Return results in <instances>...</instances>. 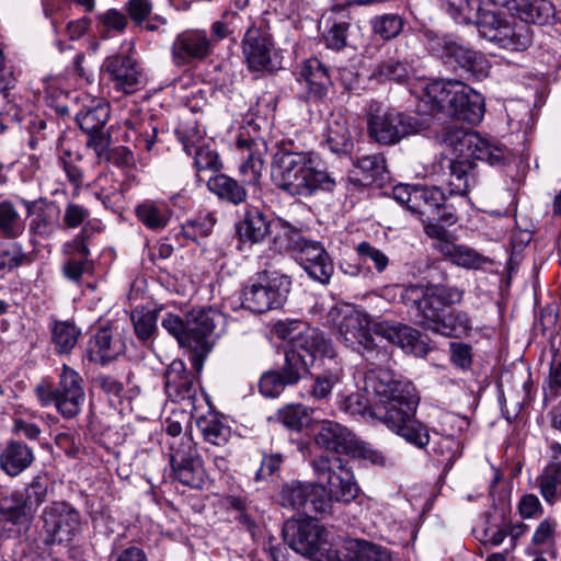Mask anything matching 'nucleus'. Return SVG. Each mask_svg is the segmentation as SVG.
Returning a JSON list of instances; mask_svg holds the SVG:
<instances>
[{
    "mask_svg": "<svg viewBox=\"0 0 561 561\" xmlns=\"http://www.w3.org/2000/svg\"><path fill=\"white\" fill-rule=\"evenodd\" d=\"M272 180L279 190L301 197H311L319 192L330 193L336 186L335 178L313 151L285 149L277 153Z\"/></svg>",
    "mask_w": 561,
    "mask_h": 561,
    "instance_id": "nucleus-3",
    "label": "nucleus"
},
{
    "mask_svg": "<svg viewBox=\"0 0 561 561\" xmlns=\"http://www.w3.org/2000/svg\"><path fill=\"white\" fill-rule=\"evenodd\" d=\"M356 169L363 174V183L365 185H370L383 180V175L386 173V161L380 154L363 156L357 159Z\"/></svg>",
    "mask_w": 561,
    "mask_h": 561,
    "instance_id": "nucleus-54",
    "label": "nucleus"
},
{
    "mask_svg": "<svg viewBox=\"0 0 561 561\" xmlns=\"http://www.w3.org/2000/svg\"><path fill=\"white\" fill-rule=\"evenodd\" d=\"M47 488V478L45 476H35L23 490L15 491L24 508H26L33 517L37 508L46 500Z\"/></svg>",
    "mask_w": 561,
    "mask_h": 561,
    "instance_id": "nucleus-42",
    "label": "nucleus"
},
{
    "mask_svg": "<svg viewBox=\"0 0 561 561\" xmlns=\"http://www.w3.org/2000/svg\"><path fill=\"white\" fill-rule=\"evenodd\" d=\"M421 99L432 111L444 113L458 121L479 124L484 116V99L459 80L437 79L426 83Z\"/></svg>",
    "mask_w": 561,
    "mask_h": 561,
    "instance_id": "nucleus-4",
    "label": "nucleus"
},
{
    "mask_svg": "<svg viewBox=\"0 0 561 561\" xmlns=\"http://www.w3.org/2000/svg\"><path fill=\"white\" fill-rule=\"evenodd\" d=\"M0 522H9L20 529L27 530L33 522V516L24 508L23 503L13 492L10 496L0 499Z\"/></svg>",
    "mask_w": 561,
    "mask_h": 561,
    "instance_id": "nucleus-38",
    "label": "nucleus"
},
{
    "mask_svg": "<svg viewBox=\"0 0 561 561\" xmlns=\"http://www.w3.org/2000/svg\"><path fill=\"white\" fill-rule=\"evenodd\" d=\"M357 437L346 426L334 422L324 421L316 435L317 446L327 451H333L335 456L350 455L356 446Z\"/></svg>",
    "mask_w": 561,
    "mask_h": 561,
    "instance_id": "nucleus-24",
    "label": "nucleus"
},
{
    "mask_svg": "<svg viewBox=\"0 0 561 561\" xmlns=\"http://www.w3.org/2000/svg\"><path fill=\"white\" fill-rule=\"evenodd\" d=\"M412 72L413 68L409 62L389 57L376 65L371 76L379 81L403 82Z\"/></svg>",
    "mask_w": 561,
    "mask_h": 561,
    "instance_id": "nucleus-45",
    "label": "nucleus"
},
{
    "mask_svg": "<svg viewBox=\"0 0 561 561\" xmlns=\"http://www.w3.org/2000/svg\"><path fill=\"white\" fill-rule=\"evenodd\" d=\"M270 231L274 233V245L279 252L291 251L295 253L306 239L299 229L283 219L275 220L271 225Z\"/></svg>",
    "mask_w": 561,
    "mask_h": 561,
    "instance_id": "nucleus-40",
    "label": "nucleus"
},
{
    "mask_svg": "<svg viewBox=\"0 0 561 561\" xmlns=\"http://www.w3.org/2000/svg\"><path fill=\"white\" fill-rule=\"evenodd\" d=\"M442 255L454 264L466 268H479L485 262V259L477 251L456 242L450 245L448 253L444 252Z\"/></svg>",
    "mask_w": 561,
    "mask_h": 561,
    "instance_id": "nucleus-58",
    "label": "nucleus"
},
{
    "mask_svg": "<svg viewBox=\"0 0 561 561\" xmlns=\"http://www.w3.org/2000/svg\"><path fill=\"white\" fill-rule=\"evenodd\" d=\"M539 492L547 504L554 505L561 500V461L547 465L536 478Z\"/></svg>",
    "mask_w": 561,
    "mask_h": 561,
    "instance_id": "nucleus-35",
    "label": "nucleus"
},
{
    "mask_svg": "<svg viewBox=\"0 0 561 561\" xmlns=\"http://www.w3.org/2000/svg\"><path fill=\"white\" fill-rule=\"evenodd\" d=\"M471 330V320L463 311H451L443 316L433 332L445 336H461Z\"/></svg>",
    "mask_w": 561,
    "mask_h": 561,
    "instance_id": "nucleus-51",
    "label": "nucleus"
},
{
    "mask_svg": "<svg viewBox=\"0 0 561 561\" xmlns=\"http://www.w3.org/2000/svg\"><path fill=\"white\" fill-rule=\"evenodd\" d=\"M81 331L73 322L55 321L51 325V342L58 354H69L76 346Z\"/></svg>",
    "mask_w": 561,
    "mask_h": 561,
    "instance_id": "nucleus-43",
    "label": "nucleus"
},
{
    "mask_svg": "<svg viewBox=\"0 0 561 561\" xmlns=\"http://www.w3.org/2000/svg\"><path fill=\"white\" fill-rule=\"evenodd\" d=\"M387 341L401 347L405 353L421 356L426 353V344L422 340L420 332L407 324L380 323L377 329Z\"/></svg>",
    "mask_w": 561,
    "mask_h": 561,
    "instance_id": "nucleus-25",
    "label": "nucleus"
},
{
    "mask_svg": "<svg viewBox=\"0 0 561 561\" xmlns=\"http://www.w3.org/2000/svg\"><path fill=\"white\" fill-rule=\"evenodd\" d=\"M42 519L44 529L53 542H69L81 529L79 511L64 501H56L46 506Z\"/></svg>",
    "mask_w": 561,
    "mask_h": 561,
    "instance_id": "nucleus-13",
    "label": "nucleus"
},
{
    "mask_svg": "<svg viewBox=\"0 0 561 561\" xmlns=\"http://www.w3.org/2000/svg\"><path fill=\"white\" fill-rule=\"evenodd\" d=\"M295 255L298 263L312 279L321 284L330 282L334 266L330 255L319 241L306 238Z\"/></svg>",
    "mask_w": 561,
    "mask_h": 561,
    "instance_id": "nucleus-18",
    "label": "nucleus"
},
{
    "mask_svg": "<svg viewBox=\"0 0 561 561\" xmlns=\"http://www.w3.org/2000/svg\"><path fill=\"white\" fill-rule=\"evenodd\" d=\"M356 252L364 264H373L378 273H383L389 266L388 255L369 242L363 241L357 244Z\"/></svg>",
    "mask_w": 561,
    "mask_h": 561,
    "instance_id": "nucleus-64",
    "label": "nucleus"
},
{
    "mask_svg": "<svg viewBox=\"0 0 561 561\" xmlns=\"http://www.w3.org/2000/svg\"><path fill=\"white\" fill-rule=\"evenodd\" d=\"M283 536L288 546L296 552L310 558L314 557L327 542V531L317 522L287 520Z\"/></svg>",
    "mask_w": 561,
    "mask_h": 561,
    "instance_id": "nucleus-14",
    "label": "nucleus"
},
{
    "mask_svg": "<svg viewBox=\"0 0 561 561\" xmlns=\"http://www.w3.org/2000/svg\"><path fill=\"white\" fill-rule=\"evenodd\" d=\"M533 28L519 21L513 24L507 23L502 27L496 44L512 51H524L533 44Z\"/></svg>",
    "mask_w": 561,
    "mask_h": 561,
    "instance_id": "nucleus-33",
    "label": "nucleus"
},
{
    "mask_svg": "<svg viewBox=\"0 0 561 561\" xmlns=\"http://www.w3.org/2000/svg\"><path fill=\"white\" fill-rule=\"evenodd\" d=\"M402 302L415 311L419 323L434 331L450 305L461 301L462 291L456 287L434 284H411L401 287Z\"/></svg>",
    "mask_w": 561,
    "mask_h": 561,
    "instance_id": "nucleus-6",
    "label": "nucleus"
},
{
    "mask_svg": "<svg viewBox=\"0 0 561 561\" xmlns=\"http://www.w3.org/2000/svg\"><path fill=\"white\" fill-rule=\"evenodd\" d=\"M417 202L412 206V213L421 216V219H427L437 207L444 204L445 194L437 186L419 185L416 188Z\"/></svg>",
    "mask_w": 561,
    "mask_h": 561,
    "instance_id": "nucleus-46",
    "label": "nucleus"
},
{
    "mask_svg": "<svg viewBox=\"0 0 561 561\" xmlns=\"http://www.w3.org/2000/svg\"><path fill=\"white\" fill-rule=\"evenodd\" d=\"M25 231V222L11 201L0 202V236L18 239Z\"/></svg>",
    "mask_w": 561,
    "mask_h": 561,
    "instance_id": "nucleus-41",
    "label": "nucleus"
},
{
    "mask_svg": "<svg viewBox=\"0 0 561 561\" xmlns=\"http://www.w3.org/2000/svg\"><path fill=\"white\" fill-rule=\"evenodd\" d=\"M312 410L302 404H287L278 411V419L287 428L300 432L308 426Z\"/></svg>",
    "mask_w": 561,
    "mask_h": 561,
    "instance_id": "nucleus-53",
    "label": "nucleus"
},
{
    "mask_svg": "<svg viewBox=\"0 0 561 561\" xmlns=\"http://www.w3.org/2000/svg\"><path fill=\"white\" fill-rule=\"evenodd\" d=\"M364 382L365 390L378 399L371 412L377 420L407 443L424 449L430 444V433L415 417L419 397L413 385L383 367L369 369Z\"/></svg>",
    "mask_w": 561,
    "mask_h": 561,
    "instance_id": "nucleus-1",
    "label": "nucleus"
},
{
    "mask_svg": "<svg viewBox=\"0 0 561 561\" xmlns=\"http://www.w3.org/2000/svg\"><path fill=\"white\" fill-rule=\"evenodd\" d=\"M318 486L311 482L293 481L283 486L279 493V503L284 507L300 510L309 505L313 510V500L320 496Z\"/></svg>",
    "mask_w": 561,
    "mask_h": 561,
    "instance_id": "nucleus-30",
    "label": "nucleus"
},
{
    "mask_svg": "<svg viewBox=\"0 0 561 561\" xmlns=\"http://www.w3.org/2000/svg\"><path fill=\"white\" fill-rule=\"evenodd\" d=\"M215 224V217L211 214H206L184 224L182 233L185 238L199 242L211 233Z\"/></svg>",
    "mask_w": 561,
    "mask_h": 561,
    "instance_id": "nucleus-62",
    "label": "nucleus"
},
{
    "mask_svg": "<svg viewBox=\"0 0 561 561\" xmlns=\"http://www.w3.org/2000/svg\"><path fill=\"white\" fill-rule=\"evenodd\" d=\"M337 561H391L389 551L365 540H348L337 552Z\"/></svg>",
    "mask_w": 561,
    "mask_h": 561,
    "instance_id": "nucleus-29",
    "label": "nucleus"
},
{
    "mask_svg": "<svg viewBox=\"0 0 561 561\" xmlns=\"http://www.w3.org/2000/svg\"><path fill=\"white\" fill-rule=\"evenodd\" d=\"M367 126L370 138L382 146L396 145L404 137L424 128L417 117L391 107H383L376 101L369 103Z\"/></svg>",
    "mask_w": 561,
    "mask_h": 561,
    "instance_id": "nucleus-8",
    "label": "nucleus"
},
{
    "mask_svg": "<svg viewBox=\"0 0 561 561\" xmlns=\"http://www.w3.org/2000/svg\"><path fill=\"white\" fill-rule=\"evenodd\" d=\"M236 146L242 159L239 171L244 176V182L255 184L264 169L266 144L262 139L245 138L243 135H239Z\"/></svg>",
    "mask_w": 561,
    "mask_h": 561,
    "instance_id": "nucleus-22",
    "label": "nucleus"
},
{
    "mask_svg": "<svg viewBox=\"0 0 561 561\" xmlns=\"http://www.w3.org/2000/svg\"><path fill=\"white\" fill-rule=\"evenodd\" d=\"M211 41L202 30H186L176 35L171 45L172 61L176 67H187L207 58Z\"/></svg>",
    "mask_w": 561,
    "mask_h": 561,
    "instance_id": "nucleus-16",
    "label": "nucleus"
},
{
    "mask_svg": "<svg viewBox=\"0 0 561 561\" xmlns=\"http://www.w3.org/2000/svg\"><path fill=\"white\" fill-rule=\"evenodd\" d=\"M342 368L335 363L333 368L318 375L314 378L310 389V396L316 401L328 400L332 393V389L341 381Z\"/></svg>",
    "mask_w": 561,
    "mask_h": 561,
    "instance_id": "nucleus-56",
    "label": "nucleus"
},
{
    "mask_svg": "<svg viewBox=\"0 0 561 561\" xmlns=\"http://www.w3.org/2000/svg\"><path fill=\"white\" fill-rule=\"evenodd\" d=\"M159 313L160 309L136 308L131 311L134 332L142 344H147L156 336Z\"/></svg>",
    "mask_w": 561,
    "mask_h": 561,
    "instance_id": "nucleus-39",
    "label": "nucleus"
},
{
    "mask_svg": "<svg viewBox=\"0 0 561 561\" xmlns=\"http://www.w3.org/2000/svg\"><path fill=\"white\" fill-rule=\"evenodd\" d=\"M477 25L480 35L490 42H497L502 27L506 26L505 22L500 14L484 10L480 4L478 16L471 22Z\"/></svg>",
    "mask_w": 561,
    "mask_h": 561,
    "instance_id": "nucleus-50",
    "label": "nucleus"
},
{
    "mask_svg": "<svg viewBox=\"0 0 561 561\" xmlns=\"http://www.w3.org/2000/svg\"><path fill=\"white\" fill-rule=\"evenodd\" d=\"M208 190L220 199L238 205L245 201L247 191L234 179L219 173L207 181Z\"/></svg>",
    "mask_w": 561,
    "mask_h": 561,
    "instance_id": "nucleus-36",
    "label": "nucleus"
},
{
    "mask_svg": "<svg viewBox=\"0 0 561 561\" xmlns=\"http://www.w3.org/2000/svg\"><path fill=\"white\" fill-rule=\"evenodd\" d=\"M309 359L306 360L301 354L287 348L285 352V362L277 370L289 386H295L309 373Z\"/></svg>",
    "mask_w": 561,
    "mask_h": 561,
    "instance_id": "nucleus-48",
    "label": "nucleus"
},
{
    "mask_svg": "<svg viewBox=\"0 0 561 561\" xmlns=\"http://www.w3.org/2000/svg\"><path fill=\"white\" fill-rule=\"evenodd\" d=\"M170 465L173 478L192 489H203L207 474L197 446L191 435L170 443Z\"/></svg>",
    "mask_w": 561,
    "mask_h": 561,
    "instance_id": "nucleus-11",
    "label": "nucleus"
},
{
    "mask_svg": "<svg viewBox=\"0 0 561 561\" xmlns=\"http://www.w3.org/2000/svg\"><path fill=\"white\" fill-rule=\"evenodd\" d=\"M325 142L337 154H348L354 147L353 128L350 119L342 114L332 115L327 128Z\"/></svg>",
    "mask_w": 561,
    "mask_h": 561,
    "instance_id": "nucleus-28",
    "label": "nucleus"
},
{
    "mask_svg": "<svg viewBox=\"0 0 561 561\" xmlns=\"http://www.w3.org/2000/svg\"><path fill=\"white\" fill-rule=\"evenodd\" d=\"M403 20L398 14H382L375 16L371 21V27L375 34L382 39H392L397 37L403 28Z\"/></svg>",
    "mask_w": 561,
    "mask_h": 561,
    "instance_id": "nucleus-61",
    "label": "nucleus"
},
{
    "mask_svg": "<svg viewBox=\"0 0 561 561\" xmlns=\"http://www.w3.org/2000/svg\"><path fill=\"white\" fill-rule=\"evenodd\" d=\"M126 350L123 332L118 327H103L90 339L89 354L93 362L106 363L122 355Z\"/></svg>",
    "mask_w": 561,
    "mask_h": 561,
    "instance_id": "nucleus-23",
    "label": "nucleus"
},
{
    "mask_svg": "<svg viewBox=\"0 0 561 561\" xmlns=\"http://www.w3.org/2000/svg\"><path fill=\"white\" fill-rule=\"evenodd\" d=\"M83 383L81 375L65 364L57 387L43 380L35 387V394L42 407L54 404L65 419H72L81 412L85 400Z\"/></svg>",
    "mask_w": 561,
    "mask_h": 561,
    "instance_id": "nucleus-7",
    "label": "nucleus"
},
{
    "mask_svg": "<svg viewBox=\"0 0 561 561\" xmlns=\"http://www.w3.org/2000/svg\"><path fill=\"white\" fill-rule=\"evenodd\" d=\"M439 141L457 153L456 159L444 158L440 161L442 168L446 169L443 175L450 195H465L476 184L473 160L485 161L490 165L501 164L504 160L501 147L461 127H446Z\"/></svg>",
    "mask_w": 561,
    "mask_h": 561,
    "instance_id": "nucleus-2",
    "label": "nucleus"
},
{
    "mask_svg": "<svg viewBox=\"0 0 561 561\" xmlns=\"http://www.w3.org/2000/svg\"><path fill=\"white\" fill-rule=\"evenodd\" d=\"M60 208L55 202L44 203L30 221V233L44 239L49 238L60 228Z\"/></svg>",
    "mask_w": 561,
    "mask_h": 561,
    "instance_id": "nucleus-31",
    "label": "nucleus"
},
{
    "mask_svg": "<svg viewBox=\"0 0 561 561\" xmlns=\"http://www.w3.org/2000/svg\"><path fill=\"white\" fill-rule=\"evenodd\" d=\"M311 465L317 477L316 491L320 494L313 500V512L324 513L332 502L350 503L357 497L359 488L346 460L321 454Z\"/></svg>",
    "mask_w": 561,
    "mask_h": 561,
    "instance_id": "nucleus-5",
    "label": "nucleus"
},
{
    "mask_svg": "<svg viewBox=\"0 0 561 561\" xmlns=\"http://www.w3.org/2000/svg\"><path fill=\"white\" fill-rule=\"evenodd\" d=\"M108 117L110 106L102 102L93 106L84 107L76 115L80 128L85 134L103 130Z\"/></svg>",
    "mask_w": 561,
    "mask_h": 561,
    "instance_id": "nucleus-44",
    "label": "nucleus"
},
{
    "mask_svg": "<svg viewBox=\"0 0 561 561\" xmlns=\"http://www.w3.org/2000/svg\"><path fill=\"white\" fill-rule=\"evenodd\" d=\"M96 231L98 229L91 222H87L70 241L64 244L62 252L68 259L71 256L79 260L89 259V242Z\"/></svg>",
    "mask_w": 561,
    "mask_h": 561,
    "instance_id": "nucleus-52",
    "label": "nucleus"
},
{
    "mask_svg": "<svg viewBox=\"0 0 561 561\" xmlns=\"http://www.w3.org/2000/svg\"><path fill=\"white\" fill-rule=\"evenodd\" d=\"M136 216L151 230L163 229L169 220L167 207L151 201H146L138 205Z\"/></svg>",
    "mask_w": 561,
    "mask_h": 561,
    "instance_id": "nucleus-49",
    "label": "nucleus"
},
{
    "mask_svg": "<svg viewBox=\"0 0 561 561\" xmlns=\"http://www.w3.org/2000/svg\"><path fill=\"white\" fill-rule=\"evenodd\" d=\"M290 286L291 280L287 275L264 271L243 288L242 305L256 313L278 309L285 304Z\"/></svg>",
    "mask_w": 561,
    "mask_h": 561,
    "instance_id": "nucleus-10",
    "label": "nucleus"
},
{
    "mask_svg": "<svg viewBox=\"0 0 561 561\" xmlns=\"http://www.w3.org/2000/svg\"><path fill=\"white\" fill-rule=\"evenodd\" d=\"M515 14L527 25H546L553 20L556 9L549 0H519Z\"/></svg>",
    "mask_w": 561,
    "mask_h": 561,
    "instance_id": "nucleus-34",
    "label": "nucleus"
},
{
    "mask_svg": "<svg viewBox=\"0 0 561 561\" xmlns=\"http://www.w3.org/2000/svg\"><path fill=\"white\" fill-rule=\"evenodd\" d=\"M289 351L301 354L307 360H310V366L318 357H334V348L330 340L325 339L324 334L316 328L305 327L301 331L289 337L287 347Z\"/></svg>",
    "mask_w": 561,
    "mask_h": 561,
    "instance_id": "nucleus-21",
    "label": "nucleus"
},
{
    "mask_svg": "<svg viewBox=\"0 0 561 561\" xmlns=\"http://www.w3.org/2000/svg\"><path fill=\"white\" fill-rule=\"evenodd\" d=\"M222 320V313L210 307L194 308L188 312L191 363L197 373L201 371L204 358L213 348L215 330Z\"/></svg>",
    "mask_w": 561,
    "mask_h": 561,
    "instance_id": "nucleus-12",
    "label": "nucleus"
},
{
    "mask_svg": "<svg viewBox=\"0 0 561 561\" xmlns=\"http://www.w3.org/2000/svg\"><path fill=\"white\" fill-rule=\"evenodd\" d=\"M31 262V256L25 252L20 242H7L0 249V278L13 270Z\"/></svg>",
    "mask_w": 561,
    "mask_h": 561,
    "instance_id": "nucleus-47",
    "label": "nucleus"
},
{
    "mask_svg": "<svg viewBox=\"0 0 561 561\" xmlns=\"http://www.w3.org/2000/svg\"><path fill=\"white\" fill-rule=\"evenodd\" d=\"M369 318L351 306L333 307L327 323L335 330L337 340L352 351L373 353L375 344L369 331Z\"/></svg>",
    "mask_w": 561,
    "mask_h": 561,
    "instance_id": "nucleus-9",
    "label": "nucleus"
},
{
    "mask_svg": "<svg viewBox=\"0 0 561 561\" xmlns=\"http://www.w3.org/2000/svg\"><path fill=\"white\" fill-rule=\"evenodd\" d=\"M161 325L176 339L182 347H186L191 351L192 342L188 331V314L186 316V320H183L180 316L168 312L161 320Z\"/></svg>",
    "mask_w": 561,
    "mask_h": 561,
    "instance_id": "nucleus-60",
    "label": "nucleus"
},
{
    "mask_svg": "<svg viewBox=\"0 0 561 561\" xmlns=\"http://www.w3.org/2000/svg\"><path fill=\"white\" fill-rule=\"evenodd\" d=\"M34 450L22 440H9L0 453V468L10 477H18L32 466Z\"/></svg>",
    "mask_w": 561,
    "mask_h": 561,
    "instance_id": "nucleus-26",
    "label": "nucleus"
},
{
    "mask_svg": "<svg viewBox=\"0 0 561 561\" xmlns=\"http://www.w3.org/2000/svg\"><path fill=\"white\" fill-rule=\"evenodd\" d=\"M480 0H444V9L457 23L470 24L480 9Z\"/></svg>",
    "mask_w": 561,
    "mask_h": 561,
    "instance_id": "nucleus-55",
    "label": "nucleus"
},
{
    "mask_svg": "<svg viewBox=\"0 0 561 561\" xmlns=\"http://www.w3.org/2000/svg\"><path fill=\"white\" fill-rule=\"evenodd\" d=\"M271 230L265 216L257 209H248L244 218L237 225V232L242 242L250 244L262 242Z\"/></svg>",
    "mask_w": 561,
    "mask_h": 561,
    "instance_id": "nucleus-32",
    "label": "nucleus"
},
{
    "mask_svg": "<svg viewBox=\"0 0 561 561\" xmlns=\"http://www.w3.org/2000/svg\"><path fill=\"white\" fill-rule=\"evenodd\" d=\"M175 135L188 154L205 141V131L195 121L181 123L175 129Z\"/></svg>",
    "mask_w": 561,
    "mask_h": 561,
    "instance_id": "nucleus-59",
    "label": "nucleus"
},
{
    "mask_svg": "<svg viewBox=\"0 0 561 561\" xmlns=\"http://www.w3.org/2000/svg\"><path fill=\"white\" fill-rule=\"evenodd\" d=\"M196 424L203 435V438L209 444L222 446L231 436L230 427L213 412H208L207 414L199 416Z\"/></svg>",
    "mask_w": 561,
    "mask_h": 561,
    "instance_id": "nucleus-37",
    "label": "nucleus"
},
{
    "mask_svg": "<svg viewBox=\"0 0 561 561\" xmlns=\"http://www.w3.org/2000/svg\"><path fill=\"white\" fill-rule=\"evenodd\" d=\"M444 58L446 62L459 68L468 78L481 80L486 78L490 71V62L484 54L456 41L445 42Z\"/></svg>",
    "mask_w": 561,
    "mask_h": 561,
    "instance_id": "nucleus-17",
    "label": "nucleus"
},
{
    "mask_svg": "<svg viewBox=\"0 0 561 561\" xmlns=\"http://www.w3.org/2000/svg\"><path fill=\"white\" fill-rule=\"evenodd\" d=\"M165 393L175 402H187V405L194 409L196 397L195 375L187 370L181 359H174L164 373Z\"/></svg>",
    "mask_w": 561,
    "mask_h": 561,
    "instance_id": "nucleus-20",
    "label": "nucleus"
},
{
    "mask_svg": "<svg viewBox=\"0 0 561 561\" xmlns=\"http://www.w3.org/2000/svg\"><path fill=\"white\" fill-rule=\"evenodd\" d=\"M339 408L346 414L360 415L365 419L377 420V417L371 413L375 409V403L369 405L367 398L359 392L351 393L350 396L341 399Z\"/></svg>",
    "mask_w": 561,
    "mask_h": 561,
    "instance_id": "nucleus-63",
    "label": "nucleus"
},
{
    "mask_svg": "<svg viewBox=\"0 0 561 561\" xmlns=\"http://www.w3.org/2000/svg\"><path fill=\"white\" fill-rule=\"evenodd\" d=\"M242 49L249 68L255 71L276 69L273 61L274 44L265 25H252L242 41Z\"/></svg>",
    "mask_w": 561,
    "mask_h": 561,
    "instance_id": "nucleus-15",
    "label": "nucleus"
},
{
    "mask_svg": "<svg viewBox=\"0 0 561 561\" xmlns=\"http://www.w3.org/2000/svg\"><path fill=\"white\" fill-rule=\"evenodd\" d=\"M331 25L323 35L328 48L341 50L348 45V30L351 26L348 16H340L329 20Z\"/></svg>",
    "mask_w": 561,
    "mask_h": 561,
    "instance_id": "nucleus-57",
    "label": "nucleus"
},
{
    "mask_svg": "<svg viewBox=\"0 0 561 561\" xmlns=\"http://www.w3.org/2000/svg\"><path fill=\"white\" fill-rule=\"evenodd\" d=\"M300 78L309 99L323 100L332 87V80L327 67L318 58L307 59L300 69Z\"/></svg>",
    "mask_w": 561,
    "mask_h": 561,
    "instance_id": "nucleus-27",
    "label": "nucleus"
},
{
    "mask_svg": "<svg viewBox=\"0 0 561 561\" xmlns=\"http://www.w3.org/2000/svg\"><path fill=\"white\" fill-rule=\"evenodd\" d=\"M102 69L117 91L131 94L141 87V73L130 56H110L104 60Z\"/></svg>",
    "mask_w": 561,
    "mask_h": 561,
    "instance_id": "nucleus-19",
    "label": "nucleus"
}]
</instances>
